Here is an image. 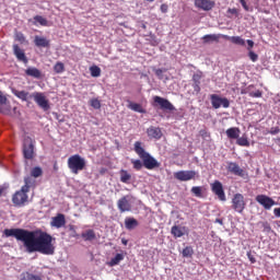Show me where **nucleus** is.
<instances>
[{"instance_id": "obj_1", "label": "nucleus", "mask_w": 280, "mask_h": 280, "mask_svg": "<svg viewBox=\"0 0 280 280\" xmlns=\"http://www.w3.org/2000/svg\"><path fill=\"white\" fill-rule=\"evenodd\" d=\"M3 233L5 237H15L18 242H22L27 253H40L42 255H54L56 253L54 237L47 232L5 229Z\"/></svg>"}, {"instance_id": "obj_2", "label": "nucleus", "mask_w": 280, "mask_h": 280, "mask_svg": "<svg viewBox=\"0 0 280 280\" xmlns=\"http://www.w3.org/2000/svg\"><path fill=\"white\" fill-rule=\"evenodd\" d=\"M35 183L36 179H34L33 176L24 177V185L12 196V202L15 207H25V203L30 200V196H27V194H30V189L35 185Z\"/></svg>"}, {"instance_id": "obj_3", "label": "nucleus", "mask_w": 280, "mask_h": 280, "mask_svg": "<svg viewBox=\"0 0 280 280\" xmlns=\"http://www.w3.org/2000/svg\"><path fill=\"white\" fill-rule=\"evenodd\" d=\"M133 150L136 154H138L139 159H141L145 170H156V167H161V163H159L154 156L143 149L141 141L135 142Z\"/></svg>"}, {"instance_id": "obj_4", "label": "nucleus", "mask_w": 280, "mask_h": 280, "mask_svg": "<svg viewBox=\"0 0 280 280\" xmlns=\"http://www.w3.org/2000/svg\"><path fill=\"white\" fill-rule=\"evenodd\" d=\"M68 167L72 174H80L83 170H86V160L80 154L71 155L68 159Z\"/></svg>"}, {"instance_id": "obj_5", "label": "nucleus", "mask_w": 280, "mask_h": 280, "mask_svg": "<svg viewBox=\"0 0 280 280\" xmlns=\"http://www.w3.org/2000/svg\"><path fill=\"white\" fill-rule=\"evenodd\" d=\"M174 178H176V180H180V183H187L189 180L200 178V174L196 171H178L174 173Z\"/></svg>"}, {"instance_id": "obj_6", "label": "nucleus", "mask_w": 280, "mask_h": 280, "mask_svg": "<svg viewBox=\"0 0 280 280\" xmlns=\"http://www.w3.org/2000/svg\"><path fill=\"white\" fill-rule=\"evenodd\" d=\"M153 106H160L161 110H168L170 113L176 110V107L170 100L161 96H153Z\"/></svg>"}, {"instance_id": "obj_7", "label": "nucleus", "mask_w": 280, "mask_h": 280, "mask_svg": "<svg viewBox=\"0 0 280 280\" xmlns=\"http://www.w3.org/2000/svg\"><path fill=\"white\" fill-rule=\"evenodd\" d=\"M232 209L236 211V213H244V209H246V201L244 200V195L235 194L232 198Z\"/></svg>"}, {"instance_id": "obj_8", "label": "nucleus", "mask_w": 280, "mask_h": 280, "mask_svg": "<svg viewBox=\"0 0 280 280\" xmlns=\"http://www.w3.org/2000/svg\"><path fill=\"white\" fill-rule=\"evenodd\" d=\"M210 102L212 104V108H220L221 106L223 108H229L231 106V102L226 97H221L218 94H211L210 95Z\"/></svg>"}, {"instance_id": "obj_9", "label": "nucleus", "mask_w": 280, "mask_h": 280, "mask_svg": "<svg viewBox=\"0 0 280 280\" xmlns=\"http://www.w3.org/2000/svg\"><path fill=\"white\" fill-rule=\"evenodd\" d=\"M211 191L221 200V202H226V194L224 192V186L220 183V180H214L211 185Z\"/></svg>"}, {"instance_id": "obj_10", "label": "nucleus", "mask_w": 280, "mask_h": 280, "mask_svg": "<svg viewBox=\"0 0 280 280\" xmlns=\"http://www.w3.org/2000/svg\"><path fill=\"white\" fill-rule=\"evenodd\" d=\"M256 202H258V205L264 207V209L266 211H270V209H272V207H275V205H277V202H275L272 200V198H270V197H268L266 195H258V196H256Z\"/></svg>"}, {"instance_id": "obj_11", "label": "nucleus", "mask_w": 280, "mask_h": 280, "mask_svg": "<svg viewBox=\"0 0 280 280\" xmlns=\"http://www.w3.org/2000/svg\"><path fill=\"white\" fill-rule=\"evenodd\" d=\"M32 97L34 98V102L37 103L39 108H43V110H49V101H47L45 94L40 92H35L32 94Z\"/></svg>"}, {"instance_id": "obj_12", "label": "nucleus", "mask_w": 280, "mask_h": 280, "mask_svg": "<svg viewBox=\"0 0 280 280\" xmlns=\"http://www.w3.org/2000/svg\"><path fill=\"white\" fill-rule=\"evenodd\" d=\"M195 8L203 10V12H211L215 8V1L213 0H195Z\"/></svg>"}, {"instance_id": "obj_13", "label": "nucleus", "mask_w": 280, "mask_h": 280, "mask_svg": "<svg viewBox=\"0 0 280 280\" xmlns=\"http://www.w3.org/2000/svg\"><path fill=\"white\" fill-rule=\"evenodd\" d=\"M23 156L28 161H32V159H34V142H32V139H26L24 141Z\"/></svg>"}, {"instance_id": "obj_14", "label": "nucleus", "mask_w": 280, "mask_h": 280, "mask_svg": "<svg viewBox=\"0 0 280 280\" xmlns=\"http://www.w3.org/2000/svg\"><path fill=\"white\" fill-rule=\"evenodd\" d=\"M117 207L120 213H126L132 211V205L128 200V196H124L117 201Z\"/></svg>"}, {"instance_id": "obj_15", "label": "nucleus", "mask_w": 280, "mask_h": 280, "mask_svg": "<svg viewBox=\"0 0 280 280\" xmlns=\"http://www.w3.org/2000/svg\"><path fill=\"white\" fill-rule=\"evenodd\" d=\"M171 235L178 240V237H184V235H189V229L187 226L182 225H173L171 229Z\"/></svg>"}, {"instance_id": "obj_16", "label": "nucleus", "mask_w": 280, "mask_h": 280, "mask_svg": "<svg viewBox=\"0 0 280 280\" xmlns=\"http://www.w3.org/2000/svg\"><path fill=\"white\" fill-rule=\"evenodd\" d=\"M13 54L20 62H24V65H27L28 59L27 56H25V50L21 49L18 44L13 45Z\"/></svg>"}, {"instance_id": "obj_17", "label": "nucleus", "mask_w": 280, "mask_h": 280, "mask_svg": "<svg viewBox=\"0 0 280 280\" xmlns=\"http://www.w3.org/2000/svg\"><path fill=\"white\" fill-rule=\"evenodd\" d=\"M65 224H67V219L62 213H58L50 222V226H55V229H62Z\"/></svg>"}, {"instance_id": "obj_18", "label": "nucleus", "mask_w": 280, "mask_h": 280, "mask_svg": "<svg viewBox=\"0 0 280 280\" xmlns=\"http://www.w3.org/2000/svg\"><path fill=\"white\" fill-rule=\"evenodd\" d=\"M228 172H231V174H234L235 176L244 177V170H242L235 162L228 163Z\"/></svg>"}, {"instance_id": "obj_19", "label": "nucleus", "mask_w": 280, "mask_h": 280, "mask_svg": "<svg viewBox=\"0 0 280 280\" xmlns=\"http://www.w3.org/2000/svg\"><path fill=\"white\" fill-rule=\"evenodd\" d=\"M147 135L150 139H161L163 137V131H161V128L159 127H149L147 129Z\"/></svg>"}, {"instance_id": "obj_20", "label": "nucleus", "mask_w": 280, "mask_h": 280, "mask_svg": "<svg viewBox=\"0 0 280 280\" xmlns=\"http://www.w3.org/2000/svg\"><path fill=\"white\" fill-rule=\"evenodd\" d=\"M224 34H208L202 37L203 45H209V43H220V39Z\"/></svg>"}, {"instance_id": "obj_21", "label": "nucleus", "mask_w": 280, "mask_h": 280, "mask_svg": "<svg viewBox=\"0 0 280 280\" xmlns=\"http://www.w3.org/2000/svg\"><path fill=\"white\" fill-rule=\"evenodd\" d=\"M222 38H224V40H230L233 45H240L241 47L246 46V40L240 36L222 35Z\"/></svg>"}, {"instance_id": "obj_22", "label": "nucleus", "mask_w": 280, "mask_h": 280, "mask_svg": "<svg viewBox=\"0 0 280 280\" xmlns=\"http://www.w3.org/2000/svg\"><path fill=\"white\" fill-rule=\"evenodd\" d=\"M25 74L28 75L30 78H35L36 80H40L43 78V72L38 70V68H27L25 70Z\"/></svg>"}, {"instance_id": "obj_23", "label": "nucleus", "mask_w": 280, "mask_h": 280, "mask_svg": "<svg viewBox=\"0 0 280 280\" xmlns=\"http://www.w3.org/2000/svg\"><path fill=\"white\" fill-rule=\"evenodd\" d=\"M240 128L237 127H231L226 129L225 135L228 139H240Z\"/></svg>"}, {"instance_id": "obj_24", "label": "nucleus", "mask_w": 280, "mask_h": 280, "mask_svg": "<svg viewBox=\"0 0 280 280\" xmlns=\"http://www.w3.org/2000/svg\"><path fill=\"white\" fill-rule=\"evenodd\" d=\"M125 226L128 231H132V229H137V226H139V221L135 218H126Z\"/></svg>"}, {"instance_id": "obj_25", "label": "nucleus", "mask_w": 280, "mask_h": 280, "mask_svg": "<svg viewBox=\"0 0 280 280\" xmlns=\"http://www.w3.org/2000/svg\"><path fill=\"white\" fill-rule=\"evenodd\" d=\"M121 261H124V254H116L114 258L107 261V265L109 266V268H113L115 266H119Z\"/></svg>"}, {"instance_id": "obj_26", "label": "nucleus", "mask_w": 280, "mask_h": 280, "mask_svg": "<svg viewBox=\"0 0 280 280\" xmlns=\"http://www.w3.org/2000/svg\"><path fill=\"white\" fill-rule=\"evenodd\" d=\"M34 44L36 47H49V39L40 36H35Z\"/></svg>"}, {"instance_id": "obj_27", "label": "nucleus", "mask_w": 280, "mask_h": 280, "mask_svg": "<svg viewBox=\"0 0 280 280\" xmlns=\"http://www.w3.org/2000/svg\"><path fill=\"white\" fill-rule=\"evenodd\" d=\"M131 178H132V175H130L128 171L120 170V183H125V185H130Z\"/></svg>"}, {"instance_id": "obj_28", "label": "nucleus", "mask_w": 280, "mask_h": 280, "mask_svg": "<svg viewBox=\"0 0 280 280\" xmlns=\"http://www.w3.org/2000/svg\"><path fill=\"white\" fill-rule=\"evenodd\" d=\"M254 89H255V85H248L246 88V93H248L249 97H261V95H264L261 90H256L255 92H253Z\"/></svg>"}, {"instance_id": "obj_29", "label": "nucleus", "mask_w": 280, "mask_h": 280, "mask_svg": "<svg viewBox=\"0 0 280 280\" xmlns=\"http://www.w3.org/2000/svg\"><path fill=\"white\" fill-rule=\"evenodd\" d=\"M236 144L241 145V148H249L250 142L248 141V138L246 136L236 138Z\"/></svg>"}, {"instance_id": "obj_30", "label": "nucleus", "mask_w": 280, "mask_h": 280, "mask_svg": "<svg viewBox=\"0 0 280 280\" xmlns=\"http://www.w3.org/2000/svg\"><path fill=\"white\" fill-rule=\"evenodd\" d=\"M128 108H130V110H133L135 113H145V109H143V106H141V104L139 103L130 102Z\"/></svg>"}, {"instance_id": "obj_31", "label": "nucleus", "mask_w": 280, "mask_h": 280, "mask_svg": "<svg viewBox=\"0 0 280 280\" xmlns=\"http://www.w3.org/2000/svg\"><path fill=\"white\" fill-rule=\"evenodd\" d=\"M13 94L15 97H19V100H22V102H27V96L30 95L28 92L19 90L13 91Z\"/></svg>"}, {"instance_id": "obj_32", "label": "nucleus", "mask_w": 280, "mask_h": 280, "mask_svg": "<svg viewBox=\"0 0 280 280\" xmlns=\"http://www.w3.org/2000/svg\"><path fill=\"white\" fill-rule=\"evenodd\" d=\"M81 237H83L85 242H92V240H95V231L88 230L85 233L81 234Z\"/></svg>"}, {"instance_id": "obj_33", "label": "nucleus", "mask_w": 280, "mask_h": 280, "mask_svg": "<svg viewBox=\"0 0 280 280\" xmlns=\"http://www.w3.org/2000/svg\"><path fill=\"white\" fill-rule=\"evenodd\" d=\"M21 280H43V279L40 278V276H36L30 272H23L21 275Z\"/></svg>"}, {"instance_id": "obj_34", "label": "nucleus", "mask_w": 280, "mask_h": 280, "mask_svg": "<svg viewBox=\"0 0 280 280\" xmlns=\"http://www.w3.org/2000/svg\"><path fill=\"white\" fill-rule=\"evenodd\" d=\"M90 73L92 78H100L102 75V69L98 66L90 67Z\"/></svg>"}, {"instance_id": "obj_35", "label": "nucleus", "mask_w": 280, "mask_h": 280, "mask_svg": "<svg viewBox=\"0 0 280 280\" xmlns=\"http://www.w3.org/2000/svg\"><path fill=\"white\" fill-rule=\"evenodd\" d=\"M191 194L196 196V198H202V187L201 186H194L190 189Z\"/></svg>"}, {"instance_id": "obj_36", "label": "nucleus", "mask_w": 280, "mask_h": 280, "mask_svg": "<svg viewBox=\"0 0 280 280\" xmlns=\"http://www.w3.org/2000/svg\"><path fill=\"white\" fill-rule=\"evenodd\" d=\"M55 73H65V63L62 61H58L54 66Z\"/></svg>"}, {"instance_id": "obj_37", "label": "nucleus", "mask_w": 280, "mask_h": 280, "mask_svg": "<svg viewBox=\"0 0 280 280\" xmlns=\"http://www.w3.org/2000/svg\"><path fill=\"white\" fill-rule=\"evenodd\" d=\"M0 113H2V115H10V113H12L10 105L4 103H0Z\"/></svg>"}, {"instance_id": "obj_38", "label": "nucleus", "mask_w": 280, "mask_h": 280, "mask_svg": "<svg viewBox=\"0 0 280 280\" xmlns=\"http://www.w3.org/2000/svg\"><path fill=\"white\" fill-rule=\"evenodd\" d=\"M31 176H32L33 178H38L39 176H43V168H40V167H38V166L32 168V171H31Z\"/></svg>"}, {"instance_id": "obj_39", "label": "nucleus", "mask_w": 280, "mask_h": 280, "mask_svg": "<svg viewBox=\"0 0 280 280\" xmlns=\"http://www.w3.org/2000/svg\"><path fill=\"white\" fill-rule=\"evenodd\" d=\"M90 106H92V108H95V110H100L102 108V102L98 101V98H92L90 101Z\"/></svg>"}, {"instance_id": "obj_40", "label": "nucleus", "mask_w": 280, "mask_h": 280, "mask_svg": "<svg viewBox=\"0 0 280 280\" xmlns=\"http://www.w3.org/2000/svg\"><path fill=\"white\" fill-rule=\"evenodd\" d=\"M131 164L133 165V170L137 172H140V170H143V162L141 160H131Z\"/></svg>"}, {"instance_id": "obj_41", "label": "nucleus", "mask_w": 280, "mask_h": 280, "mask_svg": "<svg viewBox=\"0 0 280 280\" xmlns=\"http://www.w3.org/2000/svg\"><path fill=\"white\" fill-rule=\"evenodd\" d=\"M34 21H36V23H39V25L47 27V19L43 18V15H35Z\"/></svg>"}, {"instance_id": "obj_42", "label": "nucleus", "mask_w": 280, "mask_h": 280, "mask_svg": "<svg viewBox=\"0 0 280 280\" xmlns=\"http://www.w3.org/2000/svg\"><path fill=\"white\" fill-rule=\"evenodd\" d=\"M183 257H192L194 248L191 246H187L182 252Z\"/></svg>"}, {"instance_id": "obj_43", "label": "nucleus", "mask_w": 280, "mask_h": 280, "mask_svg": "<svg viewBox=\"0 0 280 280\" xmlns=\"http://www.w3.org/2000/svg\"><path fill=\"white\" fill-rule=\"evenodd\" d=\"M258 224H260L265 233H270V231H272V228L270 226V223L268 221H261Z\"/></svg>"}, {"instance_id": "obj_44", "label": "nucleus", "mask_w": 280, "mask_h": 280, "mask_svg": "<svg viewBox=\"0 0 280 280\" xmlns=\"http://www.w3.org/2000/svg\"><path fill=\"white\" fill-rule=\"evenodd\" d=\"M202 80V71H199L192 75V82L194 84H200V81Z\"/></svg>"}, {"instance_id": "obj_45", "label": "nucleus", "mask_w": 280, "mask_h": 280, "mask_svg": "<svg viewBox=\"0 0 280 280\" xmlns=\"http://www.w3.org/2000/svg\"><path fill=\"white\" fill-rule=\"evenodd\" d=\"M248 57L252 62H257V60H259V56L253 50H249Z\"/></svg>"}, {"instance_id": "obj_46", "label": "nucleus", "mask_w": 280, "mask_h": 280, "mask_svg": "<svg viewBox=\"0 0 280 280\" xmlns=\"http://www.w3.org/2000/svg\"><path fill=\"white\" fill-rule=\"evenodd\" d=\"M15 40H18V43H25V35L21 32L15 33Z\"/></svg>"}, {"instance_id": "obj_47", "label": "nucleus", "mask_w": 280, "mask_h": 280, "mask_svg": "<svg viewBox=\"0 0 280 280\" xmlns=\"http://www.w3.org/2000/svg\"><path fill=\"white\" fill-rule=\"evenodd\" d=\"M200 137H202V139H209L210 135L207 132V129H201L199 131Z\"/></svg>"}, {"instance_id": "obj_48", "label": "nucleus", "mask_w": 280, "mask_h": 280, "mask_svg": "<svg viewBox=\"0 0 280 280\" xmlns=\"http://www.w3.org/2000/svg\"><path fill=\"white\" fill-rule=\"evenodd\" d=\"M160 10L163 14H167V10H170V5L163 3L161 4Z\"/></svg>"}, {"instance_id": "obj_49", "label": "nucleus", "mask_w": 280, "mask_h": 280, "mask_svg": "<svg viewBox=\"0 0 280 280\" xmlns=\"http://www.w3.org/2000/svg\"><path fill=\"white\" fill-rule=\"evenodd\" d=\"M241 5L244 8L245 12H248V10H250V8L248 7V4L246 3V0H240Z\"/></svg>"}, {"instance_id": "obj_50", "label": "nucleus", "mask_w": 280, "mask_h": 280, "mask_svg": "<svg viewBox=\"0 0 280 280\" xmlns=\"http://www.w3.org/2000/svg\"><path fill=\"white\" fill-rule=\"evenodd\" d=\"M163 69H156L155 75L159 78V80H163Z\"/></svg>"}, {"instance_id": "obj_51", "label": "nucleus", "mask_w": 280, "mask_h": 280, "mask_svg": "<svg viewBox=\"0 0 280 280\" xmlns=\"http://www.w3.org/2000/svg\"><path fill=\"white\" fill-rule=\"evenodd\" d=\"M279 132H280V128L279 127H272L269 130V135H279Z\"/></svg>"}, {"instance_id": "obj_52", "label": "nucleus", "mask_w": 280, "mask_h": 280, "mask_svg": "<svg viewBox=\"0 0 280 280\" xmlns=\"http://www.w3.org/2000/svg\"><path fill=\"white\" fill-rule=\"evenodd\" d=\"M69 231L72 232V237H78V233L75 232V225H69Z\"/></svg>"}, {"instance_id": "obj_53", "label": "nucleus", "mask_w": 280, "mask_h": 280, "mask_svg": "<svg viewBox=\"0 0 280 280\" xmlns=\"http://www.w3.org/2000/svg\"><path fill=\"white\" fill-rule=\"evenodd\" d=\"M246 43L248 45L247 49L248 51H250V49L255 47V42H253L252 39H247Z\"/></svg>"}, {"instance_id": "obj_54", "label": "nucleus", "mask_w": 280, "mask_h": 280, "mask_svg": "<svg viewBox=\"0 0 280 280\" xmlns=\"http://www.w3.org/2000/svg\"><path fill=\"white\" fill-rule=\"evenodd\" d=\"M228 13H229V14H235V15H237V14H238V11H237L236 8H233V9H228Z\"/></svg>"}, {"instance_id": "obj_55", "label": "nucleus", "mask_w": 280, "mask_h": 280, "mask_svg": "<svg viewBox=\"0 0 280 280\" xmlns=\"http://www.w3.org/2000/svg\"><path fill=\"white\" fill-rule=\"evenodd\" d=\"M192 89L197 92L200 93V83H194Z\"/></svg>"}, {"instance_id": "obj_56", "label": "nucleus", "mask_w": 280, "mask_h": 280, "mask_svg": "<svg viewBox=\"0 0 280 280\" xmlns=\"http://www.w3.org/2000/svg\"><path fill=\"white\" fill-rule=\"evenodd\" d=\"M5 102H8V98L0 92V104H5Z\"/></svg>"}, {"instance_id": "obj_57", "label": "nucleus", "mask_w": 280, "mask_h": 280, "mask_svg": "<svg viewBox=\"0 0 280 280\" xmlns=\"http://www.w3.org/2000/svg\"><path fill=\"white\" fill-rule=\"evenodd\" d=\"M273 215H276V218H280V208L273 209Z\"/></svg>"}, {"instance_id": "obj_58", "label": "nucleus", "mask_w": 280, "mask_h": 280, "mask_svg": "<svg viewBox=\"0 0 280 280\" xmlns=\"http://www.w3.org/2000/svg\"><path fill=\"white\" fill-rule=\"evenodd\" d=\"M217 224H220L221 226L224 224V221L222 219H215Z\"/></svg>"}, {"instance_id": "obj_59", "label": "nucleus", "mask_w": 280, "mask_h": 280, "mask_svg": "<svg viewBox=\"0 0 280 280\" xmlns=\"http://www.w3.org/2000/svg\"><path fill=\"white\" fill-rule=\"evenodd\" d=\"M121 244H124V246H128V240L121 238Z\"/></svg>"}, {"instance_id": "obj_60", "label": "nucleus", "mask_w": 280, "mask_h": 280, "mask_svg": "<svg viewBox=\"0 0 280 280\" xmlns=\"http://www.w3.org/2000/svg\"><path fill=\"white\" fill-rule=\"evenodd\" d=\"M3 195V188H0V196Z\"/></svg>"}, {"instance_id": "obj_61", "label": "nucleus", "mask_w": 280, "mask_h": 280, "mask_svg": "<svg viewBox=\"0 0 280 280\" xmlns=\"http://www.w3.org/2000/svg\"><path fill=\"white\" fill-rule=\"evenodd\" d=\"M250 261H252V264H255V259L254 258H250Z\"/></svg>"}]
</instances>
